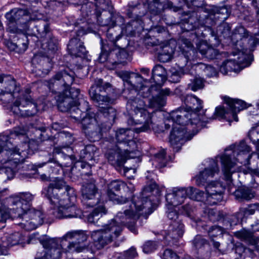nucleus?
Instances as JSON below:
<instances>
[{"mask_svg": "<svg viewBox=\"0 0 259 259\" xmlns=\"http://www.w3.org/2000/svg\"><path fill=\"white\" fill-rule=\"evenodd\" d=\"M80 95L76 98L77 102L76 111L78 112V115H74V112H72L71 117L75 119L76 120H80L81 119V115L83 114H85L86 112L90 109V106L89 102H87L83 98H79Z\"/></svg>", "mask_w": 259, "mask_h": 259, "instance_id": "38", "label": "nucleus"}, {"mask_svg": "<svg viewBox=\"0 0 259 259\" xmlns=\"http://www.w3.org/2000/svg\"><path fill=\"white\" fill-rule=\"evenodd\" d=\"M157 186L155 183L149 187H145L142 192V198L139 199L138 197L136 199L134 197L129 208L126 209L124 212H118L115 218L108 223H114L120 226L121 232L122 230V227L126 226L132 232L136 234L137 231L135 226V221L139 218L140 214L144 213L145 214H149L152 212V203L148 199L147 196H144V193L149 190L152 191L157 189Z\"/></svg>", "mask_w": 259, "mask_h": 259, "instance_id": "6", "label": "nucleus"}, {"mask_svg": "<svg viewBox=\"0 0 259 259\" xmlns=\"http://www.w3.org/2000/svg\"><path fill=\"white\" fill-rule=\"evenodd\" d=\"M97 153V148L92 145H87L80 151V158L85 161H91L94 159V157Z\"/></svg>", "mask_w": 259, "mask_h": 259, "instance_id": "42", "label": "nucleus"}, {"mask_svg": "<svg viewBox=\"0 0 259 259\" xmlns=\"http://www.w3.org/2000/svg\"><path fill=\"white\" fill-rule=\"evenodd\" d=\"M188 189L185 188H174L171 193L166 195V200L168 205L176 206L182 204L188 197Z\"/></svg>", "mask_w": 259, "mask_h": 259, "instance_id": "23", "label": "nucleus"}, {"mask_svg": "<svg viewBox=\"0 0 259 259\" xmlns=\"http://www.w3.org/2000/svg\"><path fill=\"white\" fill-rule=\"evenodd\" d=\"M19 88L16 85V80L11 75L0 74V99L6 102L9 101L3 99V96L7 94L12 97V93L18 91Z\"/></svg>", "mask_w": 259, "mask_h": 259, "instance_id": "21", "label": "nucleus"}, {"mask_svg": "<svg viewBox=\"0 0 259 259\" xmlns=\"http://www.w3.org/2000/svg\"><path fill=\"white\" fill-rule=\"evenodd\" d=\"M67 243L66 251H82L86 248L84 242L87 240V235L81 231H71L67 232L63 237Z\"/></svg>", "mask_w": 259, "mask_h": 259, "instance_id": "13", "label": "nucleus"}, {"mask_svg": "<svg viewBox=\"0 0 259 259\" xmlns=\"http://www.w3.org/2000/svg\"><path fill=\"white\" fill-rule=\"evenodd\" d=\"M126 186L125 184L119 180H114L108 184L107 195L109 199L113 201L117 202V203L122 204L127 202V199L125 198L119 197L115 193L120 190L121 188H123Z\"/></svg>", "mask_w": 259, "mask_h": 259, "instance_id": "26", "label": "nucleus"}, {"mask_svg": "<svg viewBox=\"0 0 259 259\" xmlns=\"http://www.w3.org/2000/svg\"><path fill=\"white\" fill-rule=\"evenodd\" d=\"M223 99L224 102L229 106L233 119L238 121L237 112L246 108V103L242 100L233 99L229 97H224Z\"/></svg>", "mask_w": 259, "mask_h": 259, "instance_id": "27", "label": "nucleus"}, {"mask_svg": "<svg viewBox=\"0 0 259 259\" xmlns=\"http://www.w3.org/2000/svg\"><path fill=\"white\" fill-rule=\"evenodd\" d=\"M132 153V151L127 148L122 151L120 148L116 147L108 151L106 157L108 162L118 169L123 166L127 157Z\"/></svg>", "mask_w": 259, "mask_h": 259, "instance_id": "18", "label": "nucleus"}, {"mask_svg": "<svg viewBox=\"0 0 259 259\" xmlns=\"http://www.w3.org/2000/svg\"><path fill=\"white\" fill-rule=\"evenodd\" d=\"M23 240V236L21 233L15 232L3 238L2 246L4 247L12 246L22 243Z\"/></svg>", "mask_w": 259, "mask_h": 259, "instance_id": "36", "label": "nucleus"}, {"mask_svg": "<svg viewBox=\"0 0 259 259\" xmlns=\"http://www.w3.org/2000/svg\"><path fill=\"white\" fill-rule=\"evenodd\" d=\"M255 211H259V204H254L249 206L245 211L246 215H251L254 214Z\"/></svg>", "mask_w": 259, "mask_h": 259, "instance_id": "62", "label": "nucleus"}, {"mask_svg": "<svg viewBox=\"0 0 259 259\" xmlns=\"http://www.w3.org/2000/svg\"><path fill=\"white\" fill-rule=\"evenodd\" d=\"M45 195L52 204L58 207L53 212L56 218H81V210L74 204L76 199L75 191L66 185L63 180L56 179L49 185Z\"/></svg>", "mask_w": 259, "mask_h": 259, "instance_id": "5", "label": "nucleus"}, {"mask_svg": "<svg viewBox=\"0 0 259 259\" xmlns=\"http://www.w3.org/2000/svg\"><path fill=\"white\" fill-rule=\"evenodd\" d=\"M160 50L158 53V60L161 62H167L170 60L174 53L173 49L169 45L160 47Z\"/></svg>", "mask_w": 259, "mask_h": 259, "instance_id": "41", "label": "nucleus"}, {"mask_svg": "<svg viewBox=\"0 0 259 259\" xmlns=\"http://www.w3.org/2000/svg\"><path fill=\"white\" fill-rule=\"evenodd\" d=\"M204 80L199 76H195L191 79L188 84V88L193 91H196L203 89L204 87Z\"/></svg>", "mask_w": 259, "mask_h": 259, "instance_id": "46", "label": "nucleus"}, {"mask_svg": "<svg viewBox=\"0 0 259 259\" xmlns=\"http://www.w3.org/2000/svg\"><path fill=\"white\" fill-rule=\"evenodd\" d=\"M138 254L136 249L132 247L126 252V255L130 258H134L137 256Z\"/></svg>", "mask_w": 259, "mask_h": 259, "instance_id": "64", "label": "nucleus"}, {"mask_svg": "<svg viewBox=\"0 0 259 259\" xmlns=\"http://www.w3.org/2000/svg\"><path fill=\"white\" fill-rule=\"evenodd\" d=\"M210 163L211 166L205 168L196 177V183L198 186L203 185L208 179L212 178L215 174H218L219 169L217 162L211 160Z\"/></svg>", "mask_w": 259, "mask_h": 259, "instance_id": "25", "label": "nucleus"}, {"mask_svg": "<svg viewBox=\"0 0 259 259\" xmlns=\"http://www.w3.org/2000/svg\"><path fill=\"white\" fill-rule=\"evenodd\" d=\"M235 236L242 241L250 242L253 235L251 232L242 230L235 232Z\"/></svg>", "mask_w": 259, "mask_h": 259, "instance_id": "53", "label": "nucleus"}, {"mask_svg": "<svg viewBox=\"0 0 259 259\" xmlns=\"http://www.w3.org/2000/svg\"><path fill=\"white\" fill-rule=\"evenodd\" d=\"M106 88L110 87L109 83L103 85L102 79H97L94 84L89 90L90 96L96 106L98 108V111L109 120H114L116 115V110L110 106L113 103V100L108 96L100 94Z\"/></svg>", "mask_w": 259, "mask_h": 259, "instance_id": "8", "label": "nucleus"}, {"mask_svg": "<svg viewBox=\"0 0 259 259\" xmlns=\"http://www.w3.org/2000/svg\"><path fill=\"white\" fill-rule=\"evenodd\" d=\"M163 10V7L159 0H143L142 3L130 6L127 15L134 19L133 23L138 22L143 27L142 17L149 11L153 15H159Z\"/></svg>", "mask_w": 259, "mask_h": 259, "instance_id": "10", "label": "nucleus"}, {"mask_svg": "<svg viewBox=\"0 0 259 259\" xmlns=\"http://www.w3.org/2000/svg\"><path fill=\"white\" fill-rule=\"evenodd\" d=\"M234 33L235 34L239 35L241 38L247 37L248 36V31L242 26L236 27Z\"/></svg>", "mask_w": 259, "mask_h": 259, "instance_id": "61", "label": "nucleus"}, {"mask_svg": "<svg viewBox=\"0 0 259 259\" xmlns=\"http://www.w3.org/2000/svg\"><path fill=\"white\" fill-rule=\"evenodd\" d=\"M9 144L10 146L8 145V149H0V163L2 164H8L5 169V174L8 179L10 180L15 175L13 168L28 157L29 145L24 143L19 146V148H14L10 142Z\"/></svg>", "mask_w": 259, "mask_h": 259, "instance_id": "7", "label": "nucleus"}, {"mask_svg": "<svg viewBox=\"0 0 259 259\" xmlns=\"http://www.w3.org/2000/svg\"><path fill=\"white\" fill-rule=\"evenodd\" d=\"M32 63L34 65H42L43 67L45 66L48 67L49 68H42L46 69L47 71H49L50 68L52 67V64L49 61V59L41 54H35L32 59Z\"/></svg>", "mask_w": 259, "mask_h": 259, "instance_id": "43", "label": "nucleus"}, {"mask_svg": "<svg viewBox=\"0 0 259 259\" xmlns=\"http://www.w3.org/2000/svg\"><path fill=\"white\" fill-rule=\"evenodd\" d=\"M67 49L70 54L75 57H82L86 52L83 43L77 37L70 39Z\"/></svg>", "mask_w": 259, "mask_h": 259, "instance_id": "28", "label": "nucleus"}, {"mask_svg": "<svg viewBox=\"0 0 259 259\" xmlns=\"http://www.w3.org/2000/svg\"><path fill=\"white\" fill-rule=\"evenodd\" d=\"M199 53L205 58L208 59H214L219 54V51L209 45L206 42H201L197 46Z\"/></svg>", "mask_w": 259, "mask_h": 259, "instance_id": "32", "label": "nucleus"}, {"mask_svg": "<svg viewBox=\"0 0 259 259\" xmlns=\"http://www.w3.org/2000/svg\"><path fill=\"white\" fill-rule=\"evenodd\" d=\"M224 232V229L218 226H213L208 230V234L214 248L218 249L220 246L219 242L216 241L214 238L221 237Z\"/></svg>", "mask_w": 259, "mask_h": 259, "instance_id": "39", "label": "nucleus"}, {"mask_svg": "<svg viewBox=\"0 0 259 259\" xmlns=\"http://www.w3.org/2000/svg\"><path fill=\"white\" fill-rule=\"evenodd\" d=\"M170 94L169 89L161 90L158 96L153 97L149 100V106L151 108L160 109L165 105V96Z\"/></svg>", "mask_w": 259, "mask_h": 259, "instance_id": "34", "label": "nucleus"}, {"mask_svg": "<svg viewBox=\"0 0 259 259\" xmlns=\"http://www.w3.org/2000/svg\"><path fill=\"white\" fill-rule=\"evenodd\" d=\"M156 244L151 241H148L145 243L143 246V251L146 253L153 252L156 249Z\"/></svg>", "mask_w": 259, "mask_h": 259, "instance_id": "58", "label": "nucleus"}, {"mask_svg": "<svg viewBox=\"0 0 259 259\" xmlns=\"http://www.w3.org/2000/svg\"><path fill=\"white\" fill-rule=\"evenodd\" d=\"M60 138L63 141V145L61 147H59L61 150L62 148L69 147L74 142V138L69 133H61L60 134Z\"/></svg>", "mask_w": 259, "mask_h": 259, "instance_id": "49", "label": "nucleus"}, {"mask_svg": "<svg viewBox=\"0 0 259 259\" xmlns=\"http://www.w3.org/2000/svg\"><path fill=\"white\" fill-rule=\"evenodd\" d=\"M235 252L240 257L242 256H246L247 255L252 257V251L251 249L245 247L243 245L240 243H239L236 245L235 248Z\"/></svg>", "mask_w": 259, "mask_h": 259, "instance_id": "51", "label": "nucleus"}, {"mask_svg": "<svg viewBox=\"0 0 259 259\" xmlns=\"http://www.w3.org/2000/svg\"><path fill=\"white\" fill-rule=\"evenodd\" d=\"M168 235L172 238L177 239L182 237L184 232V226L182 223V219L174 220L169 222Z\"/></svg>", "mask_w": 259, "mask_h": 259, "instance_id": "33", "label": "nucleus"}, {"mask_svg": "<svg viewBox=\"0 0 259 259\" xmlns=\"http://www.w3.org/2000/svg\"><path fill=\"white\" fill-rule=\"evenodd\" d=\"M237 149L239 151V152L237 154L238 158L236 159V160L240 163H243V161L241 160L239 157L241 156L242 155L246 156V154L250 151V148L245 144V143L242 142L238 146Z\"/></svg>", "mask_w": 259, "mask_h": 259, "instance_id": "52", "label": "nucleus"}, {"mask_svg": "<svg viewBox=\"0 0 259 259\" xmlns=\"http://www.w3.org/2000/svg\"><path fill=\"white\" fill-rule=\"evenodd\" d=\"M169 206L171 207H168V210L167 211V216L170 221V222L174 221V220L180 219L176 210L174 209L173 206L171 205Z\"/></svg>", "mask_w": 259, "mask_h": 259, "instance_id": "60", "label": "nucleus"}, {"mask_svg": "<svg viewBox=\"0 0 259 259\" xmlns=\"http://www.w3.org/2000/svg\"><path fill=\"white\" fill-rule=\"evenodd\" d=\"M120 233V226L114 223H108L104 226L103 229L93 231L91 237L96 248L100 249L110 243L118 237Z\"/></svg>", "mask_w": 259, "mask_h": 259, "instance_id": "11", "label": "nucleus"}, {"mask_svg": "<svg viewBox=\"0 0 259 259\" xmlns=\"http://www.w3.org/2000/svg\"><path fill=\"white\" fill-rule=\"evenodd\" d=\"M162 257V259H179L178 255L170 249L164 250Z\"/></svg>", "mask_w": 259, "mask_h": 259, "instance_id": "59", "label": "nucleus"}, {"mask_svg": "<svg viewBox=\"0 0 259 259\" xmlns=\"http://www.w3.org/2000/svg\"><path fill=\"white\" fill-rule=\"evenodd\" d=\"M135 134L133 131L129 128H119L116 132V140L119 143H123L128 147L132 152L136 148V143L133 139Z\"/></svg>", "mask_w": 259, "mask_h": 259, "instance_id": "24", "label": "nucleus"}, {"mask_svg": "<svg viewBox=\"0 0 259 259\" xmlns=\"http://www.w3.org/2000/svg\"><path fill=\"white\" fill-rule=\"evenodd\" d=\"M185 103L191 109L195 110L197 112L199 111L203 107L202 101L193 95H187L185 99Z\"/></svg>", "mask_w": 259, "mask_h": 259, "instance_id": "40", "label": "nucleus"}, {"mask_svg": "<svg viewBox=\"0 0 259 259\" xmlns=\"http://www.w3.org/2000/svg\"><path fill=\"white\" fill-rule=\"evenodd\" d=\"M201 68L203 69L205 75L208 77L215 76L217 75V72L215 68L210 65L202 64Z\"/></svg>", "mask_w": 259, "mask_h": 259, "instance_id": "56", "label": "nucleus"}, {"mask_svg": "<svg viewBox=\"0 0 259 259\" xmlns=\"http://www.w3.org/2000/svg\"><path fill=\"white\" fill-rule=\"evenodd\" d=\"M62 158H70V157L61 152V149L59 147H55L52 154H49V158L47 162V163L49 164V165H48L49 173L57 174L59 172L62 164L61 162V159ZM46 164V163H38L37 166L41 167Z\"/></svg>", "mask_w": 259, "mask_h": 259, "instance_id": "19", "label": "nucleus"}, {"mask_svg": "<svg viewBox=\"0 0 259 259\" xmlns=\"http://www.w3.org/2000/svg\"><path fill=\"white\" fill-rule=\"evenodd\" d=\"M26 130L24 128H22L20 127H17L15 128L14 131L11 133L10 136H6V135H0V149H8V145L10 146L9 143L10 142L12 145H13L11 140L13 139L14 137L18 136L20 135H23L25 134ZM24 143H23L24 144ZM27 144V143H26ZM22 144L17 146V147H20L19 146ZM14 148H16V147H14Z\"/></svg>", "mask_w": 259, "mask_h": 259, "instance_id": "30", "label": "nucleus"}, {"mask_svg": "<svg viewBox=\"0 0 259 259\" xmlns=\"http://www.w3.org/2000/svg\"><path fill=\"white\" fill-rule=\"evenodd\" d=\"M22 37L17 39L16 42L8 41L6 45L11 51H15L18 53H24L28 47V40L26 36L22 33Z\"/></svg>", "mask_w": 259, "mask_h": 259, "instance_id": "31", "label": "nucleus"}, {"mask_svg": "<svg viewBox=\"0 0 259 259\" xmlns=\"http://www.w3.org/2000/svg\"><path fill=\"white\" fill-rule=\"evenodd\" d=\"M227 113L224 107L221 106L217 107L214 112L206 110L204 115L184 109L171 112L164 124L166 129L172 127L169 143L174 151L179 152L183 143L192 138V137H188L187 131L190 132L193 124L198 128L203 125V123L217 118H223Z\"/></svg>", "mask_w": 259, "mask_h": 259, "instance_id": "1", "label": "nucleus"}, {"mask_svg": "<svg viewBox=\"0 0 259 259\" xmlns=\"http://www.w3.org/2000/svg\"><path fill=\"white\" fill-rule=\"evenodd\" d=\"M84 133L91 141H98L101 138V129L98 122L90 125L83 130Z\"/></svg>", "mask_w": 259, "mask_h": 259, "instance_id": "37", "label": "nucleus"}, {"mask_svg": "<svg viewBox=\"0 0 259 259\" xmlns=\"http://www.w3.org/2000/svg\"><path fill=\"white\" fill-rule=\"evenodd\" d=\"M230 155V154L225 153L221 157L224 177L226 180L230 181H231L232 173L235 171L234 166L235 164V163L232 161Z\"/></svg>", "mask_w": 259, "mask_h": 259, "instance_id": "29", "label": "nucleus"}, {"mask_svg": "<svg viewBox=\"0 0 259 259\" xmlns=\"http://www.w3.org/2000/svg\"><path fill=\"white\" fill-rule=\"evenodd\" d=\"M249 43L250 44V50H253L256 46L259 45V35L255 34L254 36L250 37L249 39Z\"/></svg>", "mask_w": 259, "mask_h": 259, "instance_id": "63", "label": "nucleus"}, {"mask_svg": "<svg viewBox=\"0 0 259 259\" xmlns=\"http://www.w3.org/2000/svg\"><path fill=\"white\" fill-rule=\"evenodd\" d=\"M85 116L83 117L81 115V119L80 120H77L81 122L83 130L90 126V125L98 122L93 113L92 114L85 113Z\"/></svg>", "mask_w": 259, "mask_h": 259, "instance_id": "48", "label": "nucleus"}, {"mask_svg": "<svg viewBox=\"0 0 259 259\" xmlns=\"http://www.w3.org/2000/svg\"><path fill=\"white\" fill-rule=\"evenodd\" d=\"M30 90L26 89L25 94L16 100L12 107V110L17 114H20L21 116L29 117L33 116L38 111V106L36 103L33 102L29 95Z\"/></svg>", "mask_w": 259, "mask_h": 259, "instance_id": "12", "label": "nucleus"}, {"mask_svg": "<svg viewBox=\"0 0 259 259\" xmlns=\"http://www.w3.org/2000/svg\"><path fill=\"white\" fill-rule=\"evenodd\" d=\"M36 31L41 38L42 45L46 46L45 49L55 50L57 49V40L52 36L50 32L49 24L44 21H41L35 26Z\"/></svg>", "mask_w": 259, "mask_h": 259, "instance_id": "17", "label": "nucleus"}, {"mask_svg": "<svg viewBox=\"0 0 259 259\" xmlns=\"http://www.w3.org/2000/svg\"><path fill=\"white\" fill-rule=\"evenodd\" d=\"M33 196L28 192L21 193L6 199L4 206L0 201V224L5 223L11 216L17 224L26 230L31 231L41 225L44 215L40 210L29 209Z\"/></svg>", "mask_w": 259, "mask_h": 259, "instance_id": "2", "label": "nucleus"}, {"mask_svg": "<svg viewBox=\"0 0 259 259\" xmlns=\"http://www.w3.org/2000/svg\"><path fill=\"white\" fill-rule=\"evenodd\" d=\"M143 80L140 75L134 73L123 78L124 86L130 87L132 94L137 93V90L140 89L139 94L136 97L130 98L126 104L127 110L133 116L132 119L128 120V123L142 124L139 128L135 130L137 133L147 131L150 129L152 124V114L146 110L145 101L140 98L141 95L146 98L150 95V89L142 85Z\"/></svg>", "mask_w": 259, "mask_h": 259, "instance_id": "3", "label": "nucleus"}, {"mask_svg": "<svg viewBox=\"0 0 259 259\" xmlns=\"http://www.w3.org/2000/svg\"><path fill=\"white\" fill-rule=\"evenodd\" d=\"M75 79L74 72L69 68L60 70L48 81V86L52 93L58 95L55 97L59 109L62 112H72L78 115L76 111V98L79 95V90L70 88Z\"/></svg>", "mask_w": 259, "mask_h": 259, "instance_id": "4", "label": "nucleus"}, {"mask_svg": "<svg viewBox=\"0 0 259 259\" xmlns=\"http://www.w3.org/2000/svg\"><path fill=\"white\" fill-rule=\"evenodd\" d=\"M96 17L97 21L101 26H112L115 24L114 21L112 20V15L109 12H107L108 18H106L105 15H102L100 10L110 11L112 7L111 2L110 0H100L97 2L96 4Z\"/></svg>", "mask_w": 259, "mask_h": 259, "instance_id": "20", "label": "nucleus"}, {"mask_svg": "<svg viewBox=\"0 0 259 259\" xmlns=\"http://www.w3.org/2000/svg\"><path fill=\"white\" fill-rule=\"evenodd\" d=\"M180 43L181 45V49L184 52H188L189 50H191L193 48V43L190 39L182 37L180 40Z\"/></svg>", "mask_w": 259, "mask_h": 259, "instance_id": "55", "label": "nucleus"}, {"mask_svg": "<svg viewBox=\"0 0 259 259\" xmlns=\"http://www.w3.org/2000/svg\"><path fill=\"white\" fill-rule=\"evenodd\" d=\"M205 191V203L214 205L223 200L225 188L220 183L210 182L206 186Z\"/></svg>", "mask_w": 259, "mask_h": 259, "instance_id": "16", "label": "nucleus"}, {"mask_svg": "<svg viewBox=\"0 0 259 259\" xmlns=\"http://www.w3.org/2000/svg\"><path fill=\"white\" fill-rule=\"evenodd\" d=\"M152 79L158 85H161L166 79V72L165 69L160 65H156L152 70Z\"/></svg>", "mask_w": 259, "mask_h": 259, "instance_id": "35", "label": "nucleus"}, {"mask_svg": "<svg viewBox=\"0 0 259 259\" xmlns=\"http://www.w3.org/2000/svg\"><path fill=\"white\" fill-rule=\"evenodd\" d=\"M106 36L113 46L115 45L117 40L120 37L119 34L115 33L112 28H109L107 30Z\"/></svg>", "mask_w": 259, "mask_h": 259, "instance_id": "57", "label": "nucleus"}, {"mask_svg": "<svg viewBox=\"0 0 259 259\" xmlns=\"http://www.w3.org/2000/svg\"><path fill=\"white\" fill-rule=\"evenodd\" d=\"M119 52L118 50L116 52V50H111L109 47L108 44H105L102 46V52L100 56V59H101L103 57L106 59L108 55L112 56L114 54L116 55L117 53Z\"/></svg>", "mask_w": 259, "mask_h": 259, "instance_id": "54", "label": "nucleus"}, {"mask_svg": "<svg viewBox=\"0 0 259 259\" xmlns=\"http://www.w3.org/2000/svg\"><path fill=\"white\" fill-rule=\"evenodd\" d=\"M235 195L238 199L249 200L254 196V194L248 188H241L235 192Z\"/></svg>", "mask_w": 259, "mask_h": 259, "instance_id": "47", "label": "nucleus"}, {"mask_svg": "<svg viewBox=\"0 0 259 259\" xmlns=\"http://www.w3.org/2000/svg\"><path fill=\"white\" fill-rule=\"evenodd\" d=\"M165 151L162 149L154 155V162L158 163L159 167H162L166 164V159L165 158Z\"/></svg>", "mask_w": 259, "mask_h": 259, "instance_id": "50", "label": "nucleus"}, {"mask_svg": "<svg viewBox=\"0 0 259 259\" xmlns=\"http://www.w3.org/2000/svg\"><path fill=\"white\" fill-rule=\"evenodd\" d=\"M42 245L46 249L45 259H59L62 252H65L67 248L66 240L61 238H53L42 241Z\"/></svg>", "mask_w": 259, "mask_h": 259, "instance_id": "14", "label": "nucleus"}, {"mask_svg": "<svg viewBox=\"0 0 259 259\" xmlns=\"http://www.w3.org/2000/svg\"><path fill=\"white\" fill-rule=\"evenodd\" d=\"M249 58L250 56L247 54L240 52L237 60L234 59L223 62L220 66V71L224 74H227L228 72H238L244 66L250 64L248 62Z\"/></svg>", "mask_w": 259, "mask_h": 259, "instance_id": "15", "label": "nucleus"}, {"mask_svg": "<svg viewBox=\"0 0 259 259\" xmlns=\"http://www.w3.org/2000/svg\"><path fill=\"white\" fill-rule=\"evenodd\" d=\"M7 30L11 33L20 34L29 30L32 18L27 9L14 8L6 14Z\"/></svg>", "mask_w": 259, "mask_h": 259, "instance_id": "9", "label": "nucleus"}, {"mask_svg": "<svg viewBox=\"0 0 259 259\" xmlns=\"http://www.w3.org/2000/svg\"><path fill=\"white\" fill-rule=\"evenodd\" d=\"M97 188L93 183L86 184L82 188V201L88 207H93L99 202V199L96 197Z\"/></svg>", "mask_w": 259, "mask_h": 259, "instance_id": "22", "label": "nucleus"}, {"mask_svg": "<svg viewBox=\"0 0 259 259\" xmlns=\"http://www.w3.org/2000/svg\"><path fill=\"white\" fill-rule=\"evenodd\" d=\"M102 213H105V208L103 206H100L95 208L93 211L90 213L88 217V222L95 224L100 218V214Z\"/></svg>", "mask_w": 259, "mask_h": 259, "instance_id": "45", "label": "nucleus"}, {"mask_svg": "<svg viewBox=\"0 0 259 259\" xmlns=\"http://www.w3.org/2000/svg\"><path fill=\"white\" fill-rule=\"evenodd\" d=\"M188 197L192 200L198 201H204L205 199L204 197V192L192 187H188Z\"/></svg>", "mask_w": 259, "mask_h": 259, "instance_id": "44", "label": "nucleus"}]
</instances>
